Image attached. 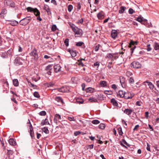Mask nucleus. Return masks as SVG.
<instances>
[{"mask_svg": "<svg viewBox=\"0 0 159 159\" xmlns=\"http://www.w3.org/2000/svg\"><path fill=\"white\" fill-rule=\"evenodd\" d=\"M70 25L73 31L75 33V37H81L83 34V32L81 29L79 28L74 24H71Z\"/></svg>", "mask_w": 159, "mask_h": 159, "instance_id": "f257e3e1", "label": "nucleus"}, {"mask_svg": "<svg viewBox=\"0 0 159 159\" xmlns=\"http://www.w3.org/2000/svg\"><path fill=\"white\" fill-rule=\"evenodd\" d=\"M31 20L30 16H27L21 20L20 21L19 23L22 25L25 26L29 23Z\"/></svg>", "mask_w": 159, "mask_h": 159, "instance_id": "f03ea898", "label": "nucleus"}, {"mask_svg": "<svg viewBox=\"0 0 159 159\" xmlns=\"http://www.w3.org/2000/svg\"><path fill=\"white\" fill-rule=\"evenodd\" d=\"M138 42L137 41H134L133 40H131L129 44V47L131 48V54L132 55L133 52L135 48H136L134 45H137Z\"/></svg>", "mask_w": 159, "mask_h": 159, "instance_id": "7ed1b4c3", "label": "nucleus"}, {"mask_svg": "<svg viewBox=\"0 0 159 159\" xmlns=\"http://www.w3.org/2000/svg\"><path fill=\"white\" fill-rule=\"evenodd\" d=\"M23 60L19 57H16L14 60V64L16 66H18L23 64Z\"/></svg>", "mask_w": 159, "mask_h": 159, "instance_id": "20e7f679", "label": "nucleus"}, {"mask_svg": "<svg viewBox=\"0 0 159 159\" xmlns=\"http://www.w3.org/2000/svg\"><path fill=\"white\" fill-rule=\"evenodd\" d=\"M123 98L125 99H131L134 96V94L133 93L127 92H125Z\"/></svg>", "mask_w": 159, "mask_h": 159, "instance_id": "39448f33", "label": "nucleus"}, {"mask_svg": "<svg viewBox=\"0 0 159 159\" xmlns=\"http://www.w3.org/2000/svg\"><path fill=\"white\" fill-rule=\"evenodd\" d=\"M5 5L11 7H15V4L11 0H5L4 1Z\"/></svg>", "mask_w": 159, "mask_h": 159, "instance_id": "423d86ee", "label": "nucleus"}, {"mask_svg": "<svg viewBox=\"0 0 159 159\" xmlns=\"http://www.w3.org/2000/svg\"><path fill=\"white\" fill-rule=\"evenodd\" d=\"M130 66L134 68L138 69L141 67V65L139 62L134 61L130 64Z\"/></svg>", "mask_w": 159, "mask_h": 159, "instance_id": "0eeeda50", "label": "nucleus"}, {"mask_svg": "<svg viewBox=\"0 0 159 159\" xmlns=\"http://www.w3.org/2000/svg\"><path fill=\"white\" fill-rule=\"evenodd\" d=\"M31 56L34 57L35 59H37L38 58V55L37 53V51L35 48L33 49L31 52L30 53Z\"/></svg>", "mask_w": 159, "mask_h": 159, "instance_id": "6e6552de", "label": "nucleus"}, {"mask_svg": "<svg viewBox=\"0 0 159 159\" xmlns=\"http://www.w3.org/2000/svg\"><path fill=\"white\" fill-rule=\"evenodd\" d=\"M136 20L140 22L142 24H144V23H147V20L143 19V18L141 16L138 17L136 18Z\"/></svg>", "mask_w": 159, "mask_h": 159, "instance_id": "1a4fd4ad", "label": "nucleus"}, {"mask_svg": "<svg viewBox=\"0 0 159 159\" xmlns=\"http://www.w3.org/2000/svg\"><path fill=\"white\" fill-rule=\"evenodd\" d=\"M111 37L115 39L117 35V31L116 30H113L111 32Z\"/></svg>", "mask_w": 159, "mask_h": 159, "instance_id": "9d476101", "label": "nucleus"}, {"mask_svg": "<svg viewBox=\"0 0 159 159\" xmlns=\"http://www.w3.org/2000/svg\"><path fill=\"white\" fill-rule=\"evenodd\" d=\"M61 67L59 64L55 65L54 66V71L56 73H57L61 71Z\"/></svg>", "mask_w": 159, "mask_h": 159, "instance_id": "9b49d317", "label": "nucleus"}, {"mask_svg": "<svg viewBox=\"0 0 159 159\" xmlns=\"http://www.w3.org/2000/svg\"><path fill=\"white\" fill-rule=\"evenodd\" d=\"M13 50L12 48H10L8 50L7 52V57L11 58L13 56Z\"/></svg>", "mask_w": 159, "mask_h": 159, "instance_id": "f8f14e48", "label": "nucleus"}, {"mask_svg": "<svg viewBox=\"0 0 159 159\" xmlns=\"http://www.w3.org/2000/svg\"><path fill=\"white\" fill-rule=\"evenodd\" d=\"M133 111V110L131 109H125L124 112L128 115H130Z\"/></svg>", "mask_w": 159, "mask_h": 159, "instance_id": "ddd939ff", "label": "nucleus"}, {"mask_svg": "<svg viewBox=\"0 0 159 159\" xmlns=\"http://www.w3.org/2000/svg\"><path fill=\"white\" fill-rule=\"evenodd\" d=\"M9 21L10 22V25L13 26H16L19 24V22L16 20H9Z\"/></svg>", "mask_w": 159, "mask_h": 159, "instance_id": "4468645a", "label": "nucleus"}, {"mask_svg": "<svg viewBox=\"0 0 159 159\" xmlns=\"http://www.w3.org/2000/svg\"><path fill=\"white\" fill-rule=\"evenodd\" d=\"M145 82L148 83V85L149 86L151 89L152 90L155 88V89L156 90V88L155 87L154 85L152 84V82L148 81H146Z\"/></svg>", "mask_w": 159, "mask_h": 159, "instance_id": "2eb2a0df", "label": "nucleus"}, {"mask_svg": "<svg viewBox=\"0 0 159 159\" xmlns=\"http://www.w3.org/2000/svg\"><path fill=\"white\" fill-rule=\"evenodd\" d=\"M8 142L9 144L12 146H14L16 145V143L15 141L12 138L8 140Z\"/></svg>", "mask_w": 159, "mask_h": 159, "instance_id": "dca6fc26", "label": "nucleus"}, {"mask_svg": "<svg viewBox=\"0 0 159 159\" xmlns=\"http://www.w3.org/2000/svg\"><path fill=\"white\" fill-rule=\"evenodd\" d=\"M97 17L99 19L101 20L104 18V16L102 12H100L97 14Z\"/></svg>", "mask_w": 159, "mask_h": 159, "instance_id": "f3484780", "label": "nucleus"}, {"mask_svg": "<svg viewBox=\"0 0 159 159\" xmlns=\"http://www.w3.org/2000/svg\"><path fill=\"white\" fill-rule=\"evenodd\" d=\"M125 92L122 90L119 91L118 93L117 94V96H119L120 98H123Z\"/></svg>", "mask_w": 159, "mask_h": 159, "instance_id": "a211bd4d", "label": "nucleus"}, {"mask_svg": "<svg viewBox=\"0 0 159 159\" xmlns=\"http://www.w3.org/2000/svg\"><path fill=\"white\" fill-rule=\"evenodd\" d=\"M55 100L58 102H61L62 104L64 103L63 99L61 97L57 96L55 98Z\"/></svg>", "mask_w": 159, "mask_h": 159, "instance_id": "6ab92c4d", "label": "nucleus"}, {"mask_svg": "<svg viewBox=\"0 0 159 159\" xmlns=\"http://www.w3.org/2000/svg\"><path fill=\"white\" fill-rule=\"evenodd\" d=\"M7 52L2 51L0 52L1 56L3 58H7Z\"/></svg>", "mask_w": 159, "mask_h": 159, "instance_id": "aec40b11", "label": "nucleus"}, {"mask_svg": "<svg viewBox=\"0 0 159 159\" xmlns=\"http://www.w3.org/2000/svg\"><path fill=\"white\" fill-rule=\"evenodd\" d=\"M53 68V65H49L46 67L45 70L46 71H51L52 69Z\"/></svg>", "mask_w": 159, "mask_h": 159, "instance_id": "412c9836", "label": "nucleus"}, {"mask_svg": "<svg viewBox=\"0 0 159 159\" xmlns=\"http://www.w3.org/2000/svg\"><path fill=\"white\" fill-rule=\"evenodd\" d=\"M7 151L8 152H7V155L8 156L9 159H10V158L11 157H12L13 158V151L10 150H7Z\"/></svg>", "mask_w": 159, "mask_h": 159, "instance_id": "4be33fe9", "label": "nucleus"}, {"mask_svg": "<svg viewBox=\"0 0 159 159\" xmlns=\"http://www.w3.org/2000/svg\"><path fill=\"white\" fill-rule=\"evenodd\" d=\"M13 83L15 86L17 87L19 85V82L17 79H15L13 80Z\"/></svg>", "mask_w": 159, "mask_h": 159, "instance_id": "5701e85b", "label": "nucleus"}, {"mask_svg": "<svg viewBox=\"0 0 159 159\" xmlns=\"http://www.w3.org/2000/svg\"><path fill=\"white\" fill-rule=\"evenodd\" d=\"M50 125L48 120L47 119H45L44 120H43L41 122V125H43L46 124Z\"/></svg>", "mask_w": 159, "mask_h": 159, "instance_id": "b1692460", "label": "nucleus"}, {"mask_svg": "<svg viewBox=\"0 0 159 159\" xmlns=\"http://www.w3.org/2000/svg\"><path fill=\"white\" fill-rule=\"evenodd\" d=\"M126 7L124 6H121L120 7V9L119 10V13L120 14L123 13L125 11Z\"/></svg>", "mask_w": 159, "mask_h": 159, "instance_id": "393cba45", "label": "nucleus"}, {"mask_svg": "<svg viewBox=\"0 0 159 159\" xmlns=\"http://www.w3.org/2000/svg\"><path fill=\"white\" fill-rule=\"evenodd\" d=\"M111 102L114 106H117L118 104L114 98H112L111 100Z\"/></svg>", "mask_w": 159, "mask_h": 159, "instance_id": "a878e982", "label": "nucleus"}, {"mask_svg": "<svg viewBox=\"0 0 159 159\" xmlns=\"http://www.w3.org/2000/svg\"><path fill=\"white\" fill-rule=\"evenodd\" d=\"M114 54L111 53L108 54L106 55V58L112 59L114 57Z\"/></svg>", "mask_w": 159, "mask_h": 159, "instance_id": "bb28decb", "label": "nucleus"}, {"mask_svg": "<svg viewBox=\"0 0 159 159\" xmlns=\"http://www.w3.org/2000/svg\"><path fill=\"white\" fill-rule=\"evenodd\" d=\"M33 13L36 16H39L40 15V12L37 8H35V10Z\"/></svg>", "mask_w": 159, "mask_h": 159, "instance_id": "cd10ccee", "label": "nucleus"}, {"mask_svg": "<svg viewBox=\"0 0 159 159\" xmlns=\"http://www.w3.org/2000/svg\"><path fill=\"white\" fill-rule=\"evenodd\" d=\"M107 82L105 81H101L100 82V85L102 87H105L107 86Z\"/></svg>", "mask_w": 159, "mask_h": 159, "instance_id": "c85d7f7f", "label": "nucleus"}, {"mask_svg": "<svg viewBox=\"0 0 159 159\" xmlns=\"http://www.w3.org/2000/svg\"><path fill=\"white\" fill-rule=\"evenodd\" d=\"M70 54L72 57H75L77 55V51L76 50H72Z\"/></svg>", "mask_w": 159, "mask_h": 159, "instance_id": "c756f323", "label": "nucleus"}, {"mask_svg": "<svg viewBox=\"0 0 159 159\" xmlns=\"http://www.w3.org/2000/svg\"><path fill=\"white\" fill-rule=\"evenodd\" d=\"M93 89L92 88L89 87L86 89L85 91L87 93H92Z\"/></svg>", "mask_w": 159, "mask_h": 159, "instance_id": "7c9ffc66", "label": "nucleus"}, {"mask_svg": "<svg viewBox=\"0 0 159 159\" xmlns=\"http://www.w3.org/2000/svg\"><path fill=\"white\" fill-rule=\"evenodd\" d=\"M76 102L77 103L80 104H82L84 102L83 99L82 98H78L76 99Z\"/></svg>", "mask_w": 159, "mask_h": 159, "instance_id": "2f4dec72", "label": "nucleus"}, {"mask_svg": "<svg viewBox=\"0 0 159 159\" xmlns=\"http://www.w3.org/2000/svg\"><path fill=\"white\" fill-rule=\"evenodd\" d=\"M154 48L155 50H159V44L157 43H155L154 45Z\"/></svg>", "mask_w": 159, "mask_h": 159, "instance_id": "473e14b6", "label": "nucleus"}, {"mask_svg": "<svg viewBox=\"0 0 159 159\" xmlns=\"http://www.w3.org/2000/svg\"><path fill=\"white\" fill-rule=\"evenodd\" d=\"M28 12H34L35 10V8H33L31 7H28L26 8Z\"/></svg>", "mask_w": 159, "mask_h": 159, "instance_id": "72a5a7b5", "label": "nucleus"}, {"mask_svg": "<svg viewBox=\"0 0 159 159\" xmlns=\"http://www.w3.org/2000/svg\"><path fill=\"white\" fill-rule=\"evenodd\" d=\"M89 100L91 102H97L98 101L96 99L92 97L89 98Z\"/></svg>", "mask_w": 159, "mask_h": 159, "instance_id": "f704fd0d", "label": "nucleus"}, {"mask_svg": "<svg viewBox=\"0 0 159 159\" xmlns=\"http://www.w3.org/2000/svg\"><path fill=\"white\" fill-rule=\"evenodd\" d=\"M42 131L45 134H48L49 133V131L47 127H44L43 128H42Z\"/></svg>", "mask_w": 159, "mask_h": 159, "instance_id": "c9c22d12", "label": "nucleus"}, {"mask_svg": "<svg viewBox=\"0 0 159 159\" xmlns=\"http://www.w3.org/2000/svg\"><path fill=\"white\" fill-rule=\"evenodd\" d=\"M75 43V45L78 47H80L84 44V43L83 42L81 41L76 42Z\"/></svg>", "mask_w": 159, "mask_h": 159, "instance_id": "e433bc0d", "label": "nucleus"}, {"mask_svg": "<svg viewBox=\"0 0 159 159\" xmlns=\"http://www.w3.org/2000/svg\"><path fill=\"white\" fill-rule=\"evenodd\" d=\"M129 81L130 84H133L134 83V80L133 77H131L129 80Z\"/></svg>", "mask_w": 159, "mask_h": 159, "instance_id": "4c0bfd02", "label": "nucleus"}, {"mask_svg": "<svg viewBox=\"0 0 159 159\" xmlns=\"http://www.w3.org/2000/svg\"><path fill=\"white\" fill-rule=\"evenodd\" d=\"M64 43L66 47H68L69 45V39H66L64 41Z\"/></svg>", "mask_w": 159, "mask_h": 159, "instance_id": "58836bf2", "label": "nucleus"}, {"mask_svg": "<svg viewBox=\"0 0 159 159\" xmlns=\"http://www.w3.org/2000/svg\"><path fill=\"white\" fill-rule=\"evenodd\" d=\"M84 80L87 82L88 83L90 82L91 81V78L88 76L86 77L85 78Z\"/></svg>", "mask_w": 159, "mask_h": 159, "instance_id": "ea45409f", "label": "nucleus"}, {"mask_svg": "<svg viewBox=\"0 0 159 159\" xmlns=\"http://www.w3.org/2000/svg\"><path fill=\"white\" fill-rule=\"evenodd\" d=\"M99 127L100 129H104L105 127V125L103 123L100 124L99 125Z\"/></svg>", "mask_w": 159, "mask_h": 159, "instance_id": "a19ab883", "label": "nucleus"}, {"mask_svg": "<svg viewBox=\"0 0 159 159\" xmlns=\"http://www.w3.org/2000/svg\"><path fill=\"white\" fill-rule=\"evenodd\" d=\"M30 135L32 138H33V137L34 136V134L33 131V129H30Z\"/></svg>", "mask_w": 159, "mask_h": 159, "instance_id": "79ce46f5", "label": "nucleus"}, {"mask_svg": "<svg viewBox=\"0 0 159 159\" xmlns=\"http://www.w3.org/2000/svg\"><path fill=\"white\" fill-rule=\"evenodd\" d=\"M33 95L36 98H39L40 97L39 93L37 92H35Z\"/></svg>", "mask_w": 159, "mask_h": 159, "instance_id": "37998d69", "label": "nucleus"}, {"mask_svg": "<svg viewBox=\"0 0 159 159\" xmlns=\"http://www.w3.org/2000/svg\"><path fill=\"white\" fill-rule=\"evenodd\" d=\"M67 8L68 11L70 12L72 11L73 9V6L71 5H69L68 6Z\"/></svg>", "mask_w": 159, "mask_h": 159, "instance_id": "c03bdc74", "label": "nucleus"}, {"mask_svg": "<svg viewBox=\"0 0 159 159\" xmlns=\"http://www.w3.org/2000/svg\"><path fill=\"white\" fill-rule=\"evenodd\" d=\"M118 132L119 133V134L120 135H122L123 133L122 131V128L121 127L119 128L118 129Z\"/></svg>", "mask_w": 159, "mask_h": 159, "instance_id": "a18cd8bd", "label": "nucleus"}, {"mask_svg": "<svg viewBox=\"0 0 159 159\" xmlns=\"http://www.w3.org/2000/svg\"><path fill=\"white\" fill-rule=\"evenodd\" d=\"M92 123L94 124H98L100 123V121L97 120H94L92 121Z\"/></svg>", "mask_w": 159, "mask_h": 159, "instance_id": "49530a36", "label": "nucleus"}, {"mask_svg": "<svg viewBox=\"0 0 159 159\" xmlns=\"http://www.w3.org/2000/svg\"><path fill=\"white\" fill-rule=\"evenodd\" d=\"M39 114L40 116H44L46 115V111H42L40 112L39 113Z\"/></svg>", "mask_w": 159, "mask_h": 159, "instance_id": "de8ad7c7", "label": "nucleus"}, {"mask_svg": "<svg viewBox=\"0 0 159 159\" xmlns=\"http://www.w3.org/2000/svg\"><path fill=\"white\" fill-rule=\"evenodd\" d=\"M100 46L101 45L99 44H98L96 45V46H95L94 47V50L96 52L98 51Z\"/></svg>", "mask_w": 159, "mask_h": 159, "instance_id": "09e8293b", "label": "nucleus"}, {"mask_svg": "<svg viewBox=\"0 0 159 159\" xmlns=\"http://www.w3.org/2000/svg\"><path fill=\"white\" fill-rule=\"evenodd\" d=\"M128 12L129 14H131L134 13L135 11L132 8H130Z\"/></svg>", "mask_w": 159, "mask_h": 159, "instance_id": "8fccbe9b", "label": "nucleus"}, {"mask_svg": "<svg viewBox=\"0 0 159 159\" xmlns=\"http://www.w3.org/2000/svg\"><path fill=\"white\" fill-rule=\"evenodd\" d=\"M57 26L56 25H52V28H51V30L52 31H55L56 29H57Z\"/></svg>", "mask_w": 159, "mask_h": 159, "instance_id": "3c124183", "label": "nucleus"}, {"mask_svg": "<svg viewBox=\"0 0 159 159\" xmlns=\"http://www.w3.org/2000/svg\"><path fill=\"white\" fill-rule=\"evenodd\" d=\"M84 22L83 19L82 18L80 19L79 20L77 21V23L78 24H82Z\"/></svg>", "mask_w": 159, "mask_h": 159, "instance_id": "603ef678", "label": "nucleus"}, {"mask_svg": "<svg viewBox=\"0 0 159 159\" xmlns=\"http://www.w3.org/2000/svg\"><path fill=\"white\" fill-rule=\"evenodd\" d=\"M54 117H55V118H56V119H57L58 120H59V119H61V116L60 115L57 114H56L55 115Z\"/></svg>", "mask_w": 159, "mask_h": 159, "instance_id": "864d4df0", "label": "nucleus"}, {"mask_svg": "<svg viewBox=\"0 0 159 159\" xmlns=\"http://www.w3.org/2000/svg\"><path fill=\"white\" fill-rule=\"evenodd\" d=\"M67 119L70 121H75V120L74 117H73L68 116Z\"/></svg>", "mask_w": 159, "mask_h": 159, "instance_id": "5fc2aeb1", "label": "nucleus"}, {"mask_svg": "<svg viewBox=\"0 0 159 159\" xmlns=\"http://www.w3.org/2000/svg\"><path fill=\"white\" fill-rule=\"evenodd\" d=\"M124 82V78L123 77L121 79H120V82L123 87L124 85H125Z\"/></svg>", "mask_w": 159, "mask_h": 159, "instance_id": "6e6d98bb", "label": "nucleus"}, {"mask_svg": "<svg viewBox=\"0 0 159 159\" xmlns=\"http://www.w3.org/2000/svg\"><path fill=\"white\" fill-rule=\"evenodd\" d=\"M7 13V10L6 9H3L2 10L1 12L0 13V14L1 15L2 14H5Z\"/></svg>", "mask_w": 159, "mask_h": 159, "instance_id": "4d7b16f0", "label": "nucleus"}, {"mask_svg": "<svg viewBox=\"0 0 159 159\" xmlns=\"http://www.w3.org/2000/svg\"><path fill=\"white\" fill-rule=\"evenodd\" d=\"M147 50L148 51H150L152 49V48L150 47V44H148L147 45Z\"/></svg>", "mask_w": 159, "mask_h": 159, "instance_id": "13d9d810", "label": "nucleus"}, {"mask_svg": "<svg viewBox=\"0 0 159 159\" xmlns=\"http://www.w3.org/2000/svg\"><path fill=\"white\" fill-rule=\"evenodd\" d=\"M142 102L141 101H138L136 102V105L138 106H141Z\"/></svg>", "mask_w": 159, "mask_h": 159, "instance_id": "bf43d9fd", "label": "nucleus"}, {"mask_svg": "<svg viewBox=\"0 0 159 159\" xmlns=\"http://www.w3.org/2000/svg\"><path fill=\"white\" fill-rule=\"evenodd\" d=\"M51 2L53 3L55 6H57V2L55 0H51Z\"/></svg>", "mask_w": 159, "mask_h": 159, "instance_id": "052dcab7", "label": "nucleus"}, {"mask_svg": "<svg viewBox=\"0 0 159 159\" xmlns=\"http://www.w3.org/2000/svg\"><path fill=\"white\" fill-rule=\"evenodd\" d=\"M81 132L79 131H76L74 133V135L75 136H77L80 134Z\"/></svg>", "mask_w": 159, "mask_h": 159, "instance_id": "680f3d73", "label": "nucleus"}, {"mask_svg": "<svg viewBox=\"0 0 159 159\" xmlns=\"http://www.w3.org/2000/svg\"><path fill=\"white\" fill-rule=\"evenodd\" d=\"M81 87H82V90L84 91L85 90V84L84 83H83L81 84Z\"/></svg>", "mask_w": 159, "mask_h": 159, "instance_id": "e2e57ef3", "label": "nucleus"}, {"mask_svg": "<svg viewBox=\"0 0 159 159\" xmlns=\"http://www.w3.org/2000/svg\"><path fill=\"white\" fill-rule=\"evenodd\" d=\"M122 142L126 145L127 146H129V144L126 142V141L124 139H123L122 140Z\"/></svg>", "mask_w": 159, "mask_h": 159, "instance_id": "0e129e2a", "label": "nucleus"}, {"mask_svg": "<svg viewBox=\"0 0 159 159\" xmlns=\"http://www.w3.org/2000/svg\"><path fill=\"white\" fill-rule=\"evenodd\" d=\"M46 11L48 14H49V13L51 14V13L49 7H48V8H47V9H46Z\"/></svg>", "mask_w": 159, "mask_h": 159, "instance_id": "69168bd1", "label": "nucleus"}, {"mask_svg": "<svg viewBox=\"0 0 159 159\" xmlns=\"http://www.w3.org/2000/svg\"><path fill=\"white\" fill-rule=\"evenodd\" d=\"M149 112L148 111H146L145 113V116L146 118H148L149 117Z\"/></svg>", "mask_w": 159, "mask_h": 159, "instance_id": "338daca9", "label": "nucleus"}, {"mask_svg": "<svg viewBox=\"0 0 159 159\" xmlns=\"http://www.w3.org/2000/svg\"><path fill=\"white\" fill-rule=\"evenodd\" d=\"M111 88L114 90H116L117 89V87L116 84H113L111 85Z\"/></svg>", "mask_w": 159, "mask_h": 159, "instance_id": "774afa93", "label": "nucleus"}]
</instances>
